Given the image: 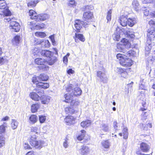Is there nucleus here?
Listing matches in <instances>:
<instances>
[{
    "label": "nucleus",
    "mask_w": 155,
    "mask_h": 155,
    "mask_svg": "<svg viewBox=\"0 0 155 155\" xmlns=\"http://www.w3.org/2000/svg\"><path fill=\"white\" fill-rule=\"evenodd\" d=\"M132 5L133 8L136 12H138L141 9L140 4L137 0H133Z\"/></svg>",
    "instance_id": "f8f14e48"
},
{
    "label": "nucleus",
    "mask_w": 155,
    "mask_h": 155,
    "mask_svg": "<svg viewBox=\"0 0 155 155\" xmlns=\"http://www.w3.org/2000/svg\"><path fill=\"white\" fill-rule=\"evenodd\" d=\"M41 44L45 47H49L50 45V43L48 40H45L44 41H43L41 42Z\"/></svg>",
    "instance_id": "a18cd8bd"
},
{
    "label": "nucleus",
    "mask_w": 155,
    "mask_h": 155,
    "mask_svg": "<svg viewBox=\"0 0 155 155\" xmlns=\"http://www.w3.org/2000/svg\"><path fill=\"white\" fill-rule=\"evenodd\" d=\"M116 71L119 74H120L124 71V69H123L121 68H117L116 69Z\"/></svg>",
    "instance_id": "13d9d810"
},
{
    "label": "nucleus",
    "mask_w": 155,
    "mask_h": 155,
    "mask_svg": "<svg viewBox=\"0 0 155 155\" xmlns=\"http://www.w3.org/2000/svg\"><path fill=\"white\" fill-rule=\"evenodd\" d=\"M64 120L67 125H70L75 123V118L72 116H68L64 119Z\"/></svg>",
    "instance_id": "9d476101"
},
{
    "label": "nucleus",
    "mask_w": 155,
    "mask_h": 155,
    "mask_svg": "<svg viewBox=\"0 0 155 155\" xmlns=\"http://www.w3.org/2000/svg\"><path fill=\"white\" fill-rule=\"evenodd\" d=\"M68 139L67 138H66L64 140V141L63 143V146L64 147L66 148H68Z\"/></svg>",
    "instance_id": "8fccbe9b"
},
{
    "label": "nucleus",
    "mask_w": 155,
    "mask_h": 155,
    "mask_svg": "<svg viewBox=\"0 0 155 155\" xmlns=\"http://www.w3.org/2000/svg\"><path fill=\"white\" fill-rule=\"evenodd\" d=\"M123 45H122L121 43H118L117 45V51H122L124 50V48Z\"/></svg>",
    "instance_id": "ea45409f"
},
{
    "label": "nucleus",
    "mask_w": 155,
    "mask_h": 155,
    "mask_svg": "<svg viewBox=\"0 0 155 155\" xmlns=\"http://www.w3.org/2000/svg\"><path fill=\"white\" fill-rule=\"evenodd\" d=\"M7 127V123L4 122L3 124L0 126V135L4 134L5 131V128Z\"/></svg>",
    "instance_id": "a878e982"
},
{
    "label": "nucleus",
    "mask_w": 155,
    "mask_h": 155,
    "mask_svg": "<svg viewBox=\"0 0 155 155\" xmlns=\"http://www.w3.org/2000/svg\"><path fill=\"white\" fill-rule=\"evenodd\" d=\"M26 155H35L34 152L33 151H30L28 152Z\"/></svg>",
    "instance_id": "774afa93"
},
{
    "label": "nucleus",
    "mask_w": 155,
    "mask_h": 155,
    "mask_svg": "<svg viewBox=\"0 0 155 155\" xmlns=\"http://www.w3.org/2000/svg\"><path fill=\"white\" fill-rule=\"evenodd\" d=\"M74 71L72 69H69L67 71V73L68 74H73L74 73Z\"/></svg>",
    "instance_id": "338daca9"
},
{
    "label": "nucleus",
    "mask_w": 155,
    "mask_h": 155,
    "mask_svg": "<svg viewBox=\"0 0 155 155\" xmlns=\"http://www.w3.org/2000/svg\"><path fill=\"white\" fill-rule=\"evenodd\" d=\"M18 123L17 120H12L11 126L13 130L16 129L18 127Z\"/></svg>",
    "instance_id": "72a5a7b5"
},
{
    "label": "nucleus",
    "mask_w": 155,
    "mask_h": 155,
    "mask_svg": "<svg viewBox=\"0 0 155 155\" xmlns=\"http://www.w3.org/2000/svg\"><path fill=\"white\" fill-rule=\"evenodd\" d=\"M121 44L123 45L126 48H129L131 45L128 40L126 38H123L121 41Z\"/></svg>",
    "instance_id": "412c9836"
},
{
    "label": "nucleus",
    "mask_w": 155,
    "mask_h": 155,
    "mask_svg": "<svg viewBox=\"0 0 155 155\" xmlns=\"http://www.w3.org/2000/svg\"><path fill=\"white\" fill-rule=\"evenodd\" d=\"M91 122L90 120L83 121L81 123V126L83 127H87L90 126Z\"/></svg>",
    "instance_id": "b1692460"
},
{
    "label": "nucleus",
    "mask_w": 155,
    "mask_h": 155,
    "mask_svg": "<svg viewBox=\"0 0 155 155\" xmlns=\"http://www.w3.org/2000/svg\"><path fill=\"white\" fill-rule=\"evenodd\" d=\"M9 27L11 29L15 32H18L20 29V26L18 22L13 21L10 22Z\"/></svg>",
    "instance_id": "1a4fd4ad"
},
{
    "label": "nucleus",
    "mask_w": 155,
    "mask_h": 155,
    "mask_svg": "<svg viewBox=\"0 0 155 155\" xmlns=\"http://www.w3.org/2000/svg\"><path fill=\"white\" fill-rule=\"evenodd\" d=\"M139 89L141 90L146 89L145 83H140Z\"/></svg>",
    "instance_id": "6e6d98bb"
},
{
    "label": "nucleus",
    "mask_w": 155,
    "mask_h": 155,
    "mask_svg": "<svg viewBox=\"0 0 155 155\" xmlns=\"http://www.w3.org/2000/svg\"><path fill=\"white\" fill-rule=\"evenodd\" d=\"M30 144L36 148L40 149L44 146L45 142L42 140H36V135L32 136L30 139Z\"/></svg>",
    "instance_id": "20e7f679"
},
{
    "label": "nucleus",
    "mask_w": 155,
    "mask_h": 155,
    "mask_svg": "<svg viewBox=\"0 0 155 155\" xmlns=\"http://www.w3.org/2000/svg\"><path fill=\"white\" fill-rule=\"evenodd\" d=\"M149 24L150 28L147 31V38L145 50V54L146 55L148 54L149 51L151 48V40L155 37V22L152 20H150L149 22Z\"/></svg>",
    "instance_id": "f257e3e1"
},
{
    "label": "nucleus",
    "mask_w": 155,
    "mask_h": 155,
    "mask_svg": "<svg viewBox=\"0 0 155 155\" xmlns=\"http://www.w3.org/2000/svg\"><path fill=\"white\" fill-rule=\"evenodd\" d=\"M39 121L40 123H44L46 120V117L43 115L39 116Z\"/></svg>",
    "instance_id": "09e8293b"
},
{
    "label": "nucleus",
    "mask_w": 155,
    "mask_h": 155,
    "mask_svg": "<svg viewBox=\"0 0 155 155\" xmlns=\"http://www.w3.org/2000/svg\"><path fill=\"white\" fill-rule=\"evenodd\" d=\"M38 130V129L37 127H32L31 128V131L32 132H35V133H37Z\"/></svg>",
    "instance_id": "052dcab7"
},
{
    "label": "nucleus",
    "mask_w": 155,
    "mask_h": 155,
    "mask_svg": "<svg viewBox=\"0 0 155 155\" xmlns=\"http://www.w3.org/2000/svg\"><path fill=\"white\" fill-rule=\"evenodd\" d=\"M142 10L144 11V14L145 16H148L149 14V12L148 10L146 9V8L143 7L142 8Z\"/></svg>",
    "instance_id": "3c124183"
},
{
    "label": "nucleus",
    "mask_w": 155,
    "mask_h": 155,
    "mask_svg": "<svg viewBox=\"0 0 155 155\" xmlns=\"http://www.w3.org/2000/svg\"><path fill=\"white\" fill-rule=\"evenodd\" d=\"M38 79L40 81H46L48 79V77L46 74H41L38 77Z\"/></svg>",
    "instance_id": "bb28decb"
},
{
    "label": "nucleus",
    "mask_w": 155,
    "mask_h": 155,
    "mask_svg": "<svg viewBox=\"0 0 155 155\" xmlns=\"http://www.w3.org/2000/svg\"><path fill=\"white\" fill-rule=\"evenodd\" d=\"M35 62L36 64L38 65H43V67L45 66L44 64L46 62V61L44 59L40 58H38L35 59Z\"/></svg>",
    "instance_id": "aec40b11"
},
{
    "label": "nucleus",
    "mask_w": 155,
    "mask_h": 155,
    "mask_svg": "<svg viewBox=\"0 0 155 155\" xmlns=\"http://www.w3.org/2000/svg\"><path fill=\"white\" fill-rule=\"evenodd\" d=\"M38 2L36 1H31L28 3V6L29 7H33L36 6Z\"/></svg>",
    "instance_id": "37998d69"
},
{
    "label": "nucleus",
    "mask_w": 155,
    "mask_h": 155,
    "mask_svg": "<svg viewBox=\"0 0 155 155\" xmlns=\"http://www.w3.org/2000/svg\"><path fill=\"white\" fill-rule=\"evenodd\" d=\"M102 146L105 148L108 149L110 146V143L108 140H103L101 142Z\"/></svg>",
    "instance_id": "7c9ffc66"
},
{
    "label": "nucleus",
    "mask_w": 155,
    "mask_h": 155,
    "mask_svg": "<svg viewBox=\"0 0 155 155\" xmlns=\"http://www.w3.org/2000/svg\"><path fill=\"white\" fill-rule=\"evenodd\" d=\"M24 147L25 149H31L30 146L27 143H25L24 145Z\"/></svg>",
    "instance_id": "e2e57ef3"
},
{
    "label": "nucleus",
    "mask_w": 155,
    "mask_h": 155,
    "mask_svg": "<svg viewBox=\"0 0 155 155\" xmlns=\"http://www.w3.org/2000/svg\"><path fill=\"white\" fill-rule=\"evenodd\" d=\"M117 122L116 121H114L113 122V127L114 129L115 130V131H117L118 129H117Z\"/></svg>",
    "instance_id": "bf43d9fd"
},
{
    "label": "nucleus",
    "mask_w": 155,
    "mask_h": 155,
    "mask_svg": "<svg viewBox=\"0 0 155 155\" xmlns=\"http://www.w3.org/2000/svg\"><path fill=\"white\" fill-rule=\"evenodd\" d=\"M137 23V19L135 18L128 19V25L130 27H132Z\"/></svg>",
    "instance_id": "4be33fe9"
},
{
    "label": "nucleus",
    "mask_w": 155,
    "mask_h": 155,
    "mask_svg": "<svg viewBox=\"0 0 155 155\" xmlns=\"http://www.w3.org/2000/svg\"><path fill=\"white\" fill-rule=\"evenodd\" d=\"M75 35L76 38L75 39V41H76V40H77L78 39H79L80 41L83 42L85 41V38L84 37V36L82 34H77L76 33H75Z\"/></svg>",
    "instance_id": "c756f323"
},
{
    "label": "nucleus",
    "mask_w": 155,
    "mask_h": 155,
    "mask_svg": "<svg viewBox=\"0 0 155 155\" xmlns=\"http://www.w3.org/2000/svg\"><path fill=\"white\" fill-rule=\"evenodd\" d=\"M87 25L88 23L85 21H81L79 20H77L75 21L74 26L78 31L81 29L82 26L87 27Z\"/></svg>",
    "instance_id": "0eeeda50"
},
{
    "label": "nucleus",
    "mask_w": 155,
    "mask_h": 155,
    "mask_svg": "<svg viewBox=\"0 0 155 155\" xmlns=\"http://www.w3.org/2000/svg\"><path fill=\"white\" fill-rule=\"evenodd\" d=\"M81 134L78 136L77 137V139L79 140H81L84 138L85 134L86 133V131L84 130H82L81 131Z\"/></svg>",
    "instance_id": "4c0bfd02"
},
{
    "label": "nucleus",
    "mask_w": 155,
    "mask_h": 155,
    "mask_svg": "<svg viewBox=\"0 0 155 155\" xmlns=\"http://www.w3.org/2000/svg\"><path fill=\"white\" fill-rule=\"evenodd\" d=\"M140 149L143 152H146L148 151L150 147L147 144L143 142L140 144Z\"/></svg>",
    "instance_id": "2eb2a0df"
},
{
    "label": "nucleus",
    "mask_w": 155,
    "mask_h": 155,
    "mask_svg": "<svg viewBox=\"0 0 155 155\" xmlns=\"http://www.w3.org/2000/svg\"><path fill=\"white\" fill-rule=\"evenodd\" d=\"M28 25L31 30H34L35 24L34 21L28 22Z\"/></svg>",
    "instance_id": "c03bdc74"
},
{
    "label": "nucleus",
    "mask_w": 155,
    "mask_h": 155,
    "mask_svg": "<svg viewBox=\"0 0 155 155\" xmlns=\"http://www.w3.org/2000/svg\"><path fill=\"white\" fill-rule=\"evenodd\" d=\"M155 0H142L143 3L146 4L148 3H151L154 2Z\"/></svg>",
    "instance_id": "4d7b16f0"
},
{
    "label": "nucleus",
    "mask_w": 155,
    "mask_h": 155,
    "mask_svg": "<svg viewBox=\"0 0 155 155\" xmlns=\"http://www.w3.org/2000/svg\"><path fill=\"white\" fill-rule=\"evenodd\" d=\"M5 138L0 135V148L5 145Z\"/></svg>",
    "instance_id": "58836bf2"
},
{
    "label": "nucleus",
    "mask_w": 155,
    "mask_h": 155,
    "mask_svg": "<svg viewBox=\"0 0 155 155\" xmlns=\"http://www.w3.org/2000/svg\"><path fill=\"white\" fill-rule=\"evenodd\" d=\"M31 98L33 100L35 101L39 100L40 97L37 93L35 92H31L29 94Z\"/></svg>",
    "instance_id": "6ab92c4d"
},
{
    "label": "nucleus",
    "mask_w": 155,
    "mask_h": 155,
    "mask_svg": "<svg viewBox=\"0 0 155 155\" xmlns=\"http://www.w3.org/2000/svg\"><path fill=\"white\" fill-rule=\"evenodd\" d=\"M32 82L34 84H35L37 85V84L39 82L37 79V78L36 76L32 78Z\"/></svg>",
    "instance_id": "864d4df0"
},
{
    "label": "nucleus",
    "mask_w": 155,
    "mask_h": 155,
    "mask_svg": "<svg viewBox=\"0 0 155 155\" xmlns=\"http://www.w3.org/2000/svg\"><path fill=\"white\" fill-rule=\"evenodd\" d=\"M6 17L5 18L4 21L5 22H9L11 21V19L9 18L8 16H6Z\"/></svg>",
    "instance_id": "69168bd1"
},
{
    "label": "nucleus",
    "mask_w": 155,
    "mask_h": 155,
    "mask_svg": "<svg viewBox=\"0 0 155 155\" xmlns=\"http://www.w3.org/2000/svg\"><path fill=\"white\" fill-rule=\"evenodd\" d=\"M49 38L51 39L53 45H55L56 44V42L54 40V35L50 36L49 37Z\"/></svg>",
    "instance_id": "603ef678"
},
{
    "label": "nucleus",
    "mask_w": 155,
    "mask_h": 155,
    "mask_svg": "<svg viewBox=\"0 0 155 155\" xmlns=\"http://www.w3.org/2000/svg\"><path fill=\"white\" fill-rule=\"evenodd\" d=\"M120 21L121 25L123 26H125L128 24V19L125 17H120Z\"/></svg>",
    "instance_id": "5701e85b"
},
{
    "label": "nucleus",
    "mask_w": 155,
    "mask_h": 155,
    "mask_svg": "<svg viewBox=\"0 0 155 155\" xmlns=\"http://www.w3.org/2000/svg\"><path fill=\"white\" fill-rule=\"evenodd\" d=\"M73 88V85L72 84H70L67 88L66 91L68 92L69 93H68L71 94V93H72V91L74 90Z\"/></svg>",
    "instance_id": "49530a36"
},
{
    "label": "nucleus",
    "mask_w": 155,
    "mask_h": 155,
    "mask_svg": "<svg viewBox=\"0 0 155 155\" xmlns=\"http://www.w3.org/2000/svg\"><path fill=\"white\" fill-rule=\"evenodd\" d=\"M89 151V147L85 145L82 146L80 149V153L81 155H87Z\"/></svg>",
    "instance_id": "9b49d317"
},
{
    "label": "nucleus",
    "mask_w": 155,
    "mask_h": 155,
    "mask_svg": "<svg viewBox=\"0 0 155 155\" xmlns=\"http://www.w3.org/2000/svg\"><path fill=\"white\" fill-rule=\"evenodd\" d=\"M127 76V73L126 71H125V70L120 74V76L121 77H123L124 78H126Z\"/></svg>",
    "instance_id": "5fc2aeb1"
},
{
    "label": "nucleus",
    "mask_w": 155,
    "mask_h": 155,
    "mask_svg": "<svg viewBox=\"0 0 155 155\" xmlns=\"http://www.w3.org/2000/svg\"><path fill=\"white\" fill-rule=\"evenodd\" d=\"M132 51H129L126 53L124 52L125 54H117L116 57L117 59H119L120 63L121 65L125 67H129L132 65V61L131 59L129 58L132 54Z\"/></svg>",
    "instance_id": "f03ea898"
},
{
    "label": "nucleus",
    "mask_w": 155,
    "mask_h": 155,
    "mask_svg": "<svg viewBox=\"0 0 155 155\" xmlns=\"http://www.w3.org/2000/svg\"><path fill=\"white\" fill-rule=\"evenodd\" d=\"M65 98L64 102L68 103H70L71 105L75 107L78 105L79 102L76 100H73V96L71 94H66L64 95Z\"/></svg>",
    "instance_id": "39448f33"
},
{
    "label": "nucleus",
    "mask_w": 155,
    "mask_h": 155,
    "mask_svg": "<svg viewBox=\"0 0 155 155\" xmlns=\"http://www.w3.org/2000/svg\"><path fill=\"white\" fill-rule=\"evenodd\" d=\"M37 87L41 88L47 89L49 87V84L47 83L40 82L37 84Z\"/></svg>",
    "instance_id": "f3484780"
},
{
    "label": "nucleus",
    "mask_w": 155,
    "mask_h": 155,
    "mask_svg": "<svg viewBox=\"0 0 155 155\" xmlns=\"http://www.w3.org/2000/svg\"><path fill=\"white\" fill-rule=\"evenodd\" d=\"M101 131H103L104 132H107L109 130V129L108 124H102L100 126Z\"/></svg>",
    "instance_id": "c85d7f7f"
},
{
    "label": "nucleus",
    "mask_w": 155,
    "mask_h": 155,
    "mask_svg": "<svg viewBox=\"0 0 155 155\" xmlns=\"http://www.w3.org/2000/svg\"><path fill=\"white\" fill-rule=\"evenodd\" d=\"M77 106L74 107L71 104V106L65 108V110L67 114H72L74 112Z\"/></svg>",
    "instance_id": "ddd939ff"
},
{
    "label": "nucleus",
    "mask_w": 155,
    "mask_h": 155,
    "mask_svg": "<svg viewBox=\"0 0 155 155\" xmlns=\"http://www.w3.org/2000/svg\"><path fill=\"white\" fill-rule=\"evenodd\" d=\"M50 97L48 96H44L40 97L41 103L43 104H48L49 102Z\"/></svg>",
    "instance_id": "dca6fc26"
},
{
    "label": "nucleus",
    "mask_w": 155,
    "mask_h": 155,
    "mask_svg": "<svg viewBox=\"0 0 155 155\" xmlns=\"http://www.w3.org/2000/svg\"><path fill=\"white\" fill-rule=\"evenodd\" d=\"M6 6V1L4 0H0V9H4Z\"/></svg>",
    "instance_id": "c9c22d12"
},
{
    "label": "nucleus",
    "mask_w": 155,
    "mask_h": 155,
    "mask_svg": "<svg viewBox=\"0 0 155 155\" xmlns=\"http://www.w3.org/2000/svg\"><path fill=\"white\" fill-rule=\"evenodd\" d=\"M81 91L80 88L76 87L74 88L72 93H71V95L74 96L80 95L81 94Z\"/></svg>",
    "instance_id": "a211bd4d"
},
{
    "label": "nucleus",
    "mask_w": 155,
    "mask_h": 155,
    "mask_svg": "<svg viewBox=\"0 0 155 155\" xmlns=\"http://www.w3.org/2000/svg\"><path fill=\"white\" fill-rule=\"evenodd\" d=\"M40 105L37 104H32L31 106V110L32 113H35L37 111L40 107Z\"/></svg>",
    "instance_id": "393cba45"
},
{
    "label": "nucleus",
    "mask_w": 155,
    "mask_h": 155,
    "mask_svg": "<svg viewBox=\"0 0 155 155\" xmlns=\"http://www.w3.org/2000/svg\"><path fill=\"white\" fill-rule=\"evenodd\" d=\"M93 17V15L92 12L90 11H87L84 12L83 15V20L85 22L89 24L91 21V20Z\"/></svg>",
    "instance_id": "423d86ee"
},
{
    "label": "nucleus",
    "mask_w": 155,
    "mask_h": 155,
    "mask_svg": "<svg viewBox=\"0 0 155 155\" xmlns=\"http://www.w3.org/2000/svg\"><path fill=\"white\" fill-rule=\"evenodd\" d=\"M97 76L100 79L101 81L104 83H106L108 80V78L106 74L101 71H98L97 72Z\"/></svg>",
    "instance_id": "6e6552de"
},
{
    "label": "nucleus",
    "mask_w": 155,
    "mask_h": 155,
    "mask_svg": "<svg viewBox=\"0 0 155 155\" xmlns=\"http://www.w3.org/2000/svg\"><path fill=\"white\" fill-rule=\"evenodd\" d=\"M29 15L31 16V19H35L37 21L45 20L48 18L47 14H41L38 15L35 11L32 10L29 11Z\"/></svg>",
    "instance_id": "7ed1b4c3"
},
{
    "label": "nucleus",
    "mask_w": 155,
    "mask_h": 155,
    "mask_svg": "<svg viewBox=\"0 0 155 155\" xmlns=\"http://www.w3.org/2000/svg\"><path fill=\"white\" fill-rule=\"evenodd\" d=\"M142 90V91H140L139 92L141 94H143L144 95H145V94L147 93V91L146 89H143Z\"/></svg>",
    "instance_id": "680f3d73"
},
{
    "label": "nucleus",
    "mask_w": 155,
    "mask_h": 155,
    "mask_svg": "<svg viewBox=\"0 0 155 155\" xmlns=\"http://www.w3.org/2000/svg\"><path fill=\"white\" fill-rule=\"evenodd\" d=\"M41 53L42 56L50 58L53 55V53L49 50H43Z\"/></svg>",
    "instance_id": "4468645a"
},
{
    "label": "nucleus",
    "mask_w": 155,
    "mask_h": 155,
    "mask_svg": "<svg viewBox=\"0 0 155 155\" xmlns=\"http://www.w3.org/2000/svg\"><path fill=\"white\" fill-rule=\"evenodd\" d=\"M113 37L114 39V40L117 41H119V39L120 37L119 33L117 32L115 33L113 35Z\"/></svg>",
    "instance_id": "79ce46f5"
},
{
    "label": "nucleus",
    "mask_w": 155,
    "mask_h": 155,
    "mask_svg": "<svg viewBox=\"0 0 155 155\" xmlns=\"http://www.w3.org/2000/svg\"><path fill=\"white\" fill-rule=\"evenodd\" d=\"M93 9V7L91 6L87 5L85 7L86 10H91Z\"/></svg>",
    "instance_id": "0e129e2a"
},
{
    "label": "nucleus",
    "mask_w": 155,
    "mask_h": 155,
    "mask_svg": "<svg viewBox=\"0 0 155 155\" xmlns=\"http://www.w3.org/2000/svg\"><path fill=\"white\" fill-rule=\"evenodd\" d=\"M127 37H130L131 38H133L134 37V32L133 30L132 29H128L126 33Z\"/></svg>",
    "instance_id": "cd10ccee"
},
{
    "label": "nucleus",
    "mask_w": 155,
    "mask_h": 155,
    "mask_svg": "<svg viewBox=\"0 0 155 155\" xmlns=\"http://www.w3.org/2000/svg\"><path fill=\"white\" fill-rule=\"evenodd\" d=\"M20 40V36L19 35H17L15 36L12 40V42L14 44L17 45L19 43Z\"/></svg>",
    "instance_id": "f704fd0d"
},
{
    "label": "nucleus",
    "mask_w": 155,
    "mask_h": 155,
    "mask_svg": "<svg viewBox=\"0 0 155 155\" xmlns=\"http://www.w3.org/2000/svg\"><path fill=\"white\" fill-rule=\"evenodd\" d=\"M29 119L32 124H35L38 121V117L36 115H32L30 117Z\"/></svg>",
    "instance_id": "473e14b6"
},
{
    "label": "nucleus",
    "mask_w": 155,
    "mask_h": 155,
    "mask_svg": "<svg viewBox=\"0 0 155 155\" xmlns=\"http://www.w3.org/2000/svg\"><path fill=\"white\" fill-rule=\"evenodd\" d=\"M50 60L49 61L48 63L50 65H52L57 60V58L55 57L52 56L51 58H49Z\"/></svg>",
    "instance_id": "e433bc0d"
},
{
    "label": "nucleus",
    "mask_w": 155,
    "mask_h": 155,
    "mask_svg": "<svg viewBox=\"0 0 155 155\" xmlns=\"http://www.w3.org/2000/svg\"><path fill=\"white\" fill-rule=\"evenodd\" d=\"M11 14V12L7 8L4 9L3 11V14L0 15H1V16H3L4 17L5 16H9Z\"/></svg>",
    "instance_id": "2f4dec72"
},
{
    "label": "nucleus",
    "mask_w": 155,
    "mask_h": 155,
    "mask_svg": "<svg viewBox=\"0 0 155 155\" xmlns=\"http://www.w3.org/2000/svg\"><path fill=\"white\" fill-rule=\"evenodd\" d=\"M35 35L41 38H44L46 36V34L44 32H37L35 33Z\"/></svg>",
    "instance_id": "a19ab883"
},
{
    "label": "nucleus",
    "mask_w": 155,
    "mask_h": 155,
    "mask_svg": "<svg viewBox=\"0 0 155 155\" xmlns=\"http://www.w3.org/2000/svg\"><path fill=\"white\" fill-rule=\"evenodd\" d=\"M112 11L111 10H110L107 12V19L108 21H110L111 20Z\"/></svg>",
    "instance_id": "de8ad7c7"
}]
</instances>
